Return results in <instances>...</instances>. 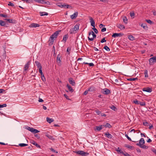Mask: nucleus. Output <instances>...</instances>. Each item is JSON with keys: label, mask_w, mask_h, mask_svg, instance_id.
<instances>
[{"label": "nucleus", "mask_w": 156, "mask_h": 156, "mask_svg": "<svg viewBox=\"0 0 156 156\" xmlns=\"http://www.w3.org/2000/svg\"><path fill=\"white\" fill-rule=\"evenodd\" d=\"M139 105H140L141 106H144L145 105V103L144 102L139 101Z\"/></svg>", "instance_id": "79ce46f5"}, {"label": "nucleus", "mask_w": 156, "mask_h": 156, "mask_svg": "<svg viewBox=\"0 0 156 156\" xmlns=\"http://www.w3.org/2000/svg\"><path fill=\"white\" fill-rule=\"evenodd\" d=\"M103 126V125H101L99 126H96V129L98 131H100L101 129H102V126Z\"/></svg>", "instance_id": "bb28decb"}, {"label": "nucleus", "mask_w": 156, "mask_h": 156, "mask_svg": "<svg viewBox=\"0 0 156 156\" xmlns=\"http://www.w3.org/2000/svg\"><path fill=\"white\" fill-rule=\"evenodd\" d=\"M38 69L39 72L40 73L41 75L42 76V75L43 74V73L42 71V67L39 68Z\"/></svg>", "instance_id": "a19ab883"}, {"label": "nucleus", "mask_w": 156, "mask_h": 156, "mask_svg": "<svg viewBox=\"0 0 156 156\" xmlns=\"http://www.w3.org/2000/svg\"><path fill=\"white\" fill-rule=\"evenodd\" d=\"M50 150L52 151V152L55 153H58V152L57 151H56L55 150H54L53 148H51L50 149Z\"/></svg>", "instance_id": "13d9d810"}, {"label": "nucleus", "mask_w": 156, "mask_h": 156, "mask_svg": "<svg viewBox=\"0 0 156 156\" xmlns=\"http://www.w3.org/2000/svg\"><path fill=\"white\" fill-rule=\"evenodd\" d=\"M145 143L144 140L143 138H141L140 139L139 142L136 144L137 146H140V145H143Z\"/></svg>", "instance_id": "423d86ee"}, {"label": "nucleus", "mask_w": 156, "mask_h": 156, "mask_svg": "<svg viewBox=\"0 0 156 156\" xmlns=\"http://www.w3.org/2000/svg\"><path fill=\"white\" fill-rule=\"evenodd\" d=\"M141 26L144 29H145L146 28H147L146 24L145 23H143L142 24Z\"/></svg>", "instance_id": "c9c22d12"}, {"label": "nucleus", "mask_w": 156, "mask_h": 156, "mask_svg": "<svg viewBox=\"0 0 156 156\" xmlns=\"http://www.w3.org/2000/svg\"><path fill=\"white\" fill-rule=\"evenodd\" d=\"M142 90L143 91L148 92H151L152 91V89L149 87L144 88Z\"/></svg>", "instance_id": "f8f14e48"}, {"label": "nucleus", "mask_w": 156, "mask_h": 156, "mask_svg": "<svg viewBox=\"0 0 156 156\" xmlns=\"http://www.w3.org/2000/svg\"><path fill=\"white\" fill-rule=\"evenodd\" d=\"M79 25L80 24H77L74 26V27L73 28L74 31H76V30H79Z\"/></svg>", "instance_id": "412c9836"}, {"label": "nucleus", "mask_w": 156, "mask_h": 156, "mask_svg": "<svg viewBox=\"0 0 156 156\" xmlns=\"http://www.w3.org/2000/svg\"><path fill=\"white\" fill-rule=\"evenodd\" d=\"M0 25L1 26H5V22L2 20H0Z\"/></svg>", "instance_id": "473e14b6"}, {"label": "nucleus", "mask_w": 156, "mask_h": 156, "mask_svg": "<svg viewBox=\"0 0 156 156\" xmlns=\"http://www.w3.org/2000/svg\"><path fill=\"white\" fill-rule=\"evenodd\" d=\"M68 38V35H65L63 36V41H64L65 42L66 41V40Z\"/></svg>", "instance_id": "7c9ffc66"}, {"label": "nucleus", "mask_w": 156, "mask_h": 156, "mask_svg": "<svg viewBox=\"0 0 156 156\" xmlns=\"http://www.w3.org/2000/svg\"><path fill=\"white\" fill-rule=\"evenodd\" d=\"M103 126H105L106 127L110 128L111 126L109 123H107L105 125H103Z\"/></svg>", "instance_id": "4c0bfd02"}, {"label": "nucleus", "mask_w": 156, "mask_h": 156, "mask_svg": "<svg viewBox=\"0 0 156 156\" xmlns=\"http://www.w3.org/2000/svg\"><path fill=\"white\" fill-rule=\"evenodd\" d=\"M41 79L43 81H45V78L44 76V74H43L42 76H41Z\"/></svg>", "instance_id": "49530a36"}, {"label": "nucleus", "mask_w": 156, "mask_h": 156, "mask_svg": "<svg viewBox=\"0 0 156 156\" xmlns=\"http://www.w3.org/2000/svg\"><path fill=\"white\" fill-rule=\"evenodd\" d=\"M102 92L104 94H108L110 93V91L107 88H105L103 89Z\"/></svg>", "instance_id": "0eeeda50"}, {"label": "nucleus", "mask_w": 156, "mask_h": 156, "mask_svg": "<svg viewBox=\"0 0 156 156\" xmlns=\"http://www.w3.org/2000/svg\"><path fill=\"white\" fill-rule=\"evenodd\" d=\"M106 28L104 27L101 30V31L102 32H104L106 31Z\"/></svg>", "instance_id": "338daca9"}, {"label": "nucleus", "mask_w": 156, "mask_h": 156, "mask_svg": "<svg viewBox=\"0 0 156 156\" xmlns=\"http://www.w3.org/2000/svg\"><path fill=\"white\" fill-rule=\"evenodd\" d=\"M123 35V34L121 33H114L113 34L112 37H121Z\"/></svg>", "instance_id": "6e6552de"}, {"label": "nucleus", "mask_w": 156, "mask_h": 156, "mask_svg": "<svg viewBox=\"0 0 156 156\" xmlns=\"http://www.w3.org/2000/svg\"><path fill=\"white\" fill-rule=\"evenodd\" d=\"M34 1L38 2L40 3H41L43 4H47L48 2H46L44 0H34Z\"/></svg>", "instance_id": "9d476101"}, {"label": "nucleus", "mask_w": 156, "mask_h": 156, "mask_svg": "<svg viewBox=\"0 0 156 156\" xmlns=\"http://www.w3.org/2000/svg\"><path fill=\"white\" fill-rule=\"evenodd\" d=\"M143 124L145 126H148V122H143Z\"/></svg>", "instance_id": "5fc2aeb1"}, {"label": "nucleus", "mask_w": 156, "mask_h": 156, "mask_svg": "<svg viewBox=\"0 0 156 156\" xmlns=\"http://www.w3.org/2000/svg\"><path fill=\"white\" fill-rule=\"evenodd\" d=\"M66 87H68L70 92H72L73 91V89L68 84L66 85Z\"/></svg>", "instance_id": "b1692460"}, {"label": "nucleus", "mask_w": 156, "mask_h": 156, "mask_svg": "<svg viewBox=\"0 0 156 156\" xmlns=\"http://www.w3.org/2000/svg\"><path fill=\"white\" fill-rule=\"evenodd\" d=\"M129 39L131 41H133L135 39V37L132 35H129L128 36Z\"/></svg>", "instance_id": "c85d7f7f"}, {"label": "nucleus", "mask_w": 156, "mask_h": 156, "mask_svg": "<svg viewBox=\"0 0 156 156\" xmlns=\"http://www.w3.org/2000/svg\"><path fill=\"white\" fill-rule=\"evenodd\" d=\"M145 77H148V71L147 70H145L144 71Z\"/></svg>", "instance_id": "58836bf2"}, {"label": "nucleus", "mask_w": 156, "mask_h": 156, "mask_svg": "<svg viewBox=\"0 0 156 156\" xmlns=\"http://www.w3.org/2000/svg\"><path fill=\"white\" fill-rule=\"evenodd\" d=\"M0 16L1 17H4V18H7V16H8L7 15H4V14H0Z\"/></svg>", "instance_id": "3c124183"}, {"label": "nucleus", "mask_w": 156, "mask_h": 156, "mask_svg": "<svg viewBox=\"0 0 156 156\" xmlns=\"http://www.w3.org/2000/svg\"><path fill=\"white\" fill-rule=\"evenodd\" d=\"M64 97L66 98V99H67L68 100H70L69 97L67 96V95L66 94H64Z\"/></svg>", "instance_id": "774afa93"}, {"label": "nucleus", "mask_w": 156, "mask_h": 156, "mask_svg": "<svg viewBox=\"0 0 156 156\" xmlns=\"http://www.w3.org/2000/svg\"><path fill=\"white\" fill-rule=\"evenodd\" d=\"M40 25L37 23H33L30 24L29 27H39Z\"/></svg>", "instance_id": "f3484780"}, {"label": "nucleus", "mask_w": 156, "mask_h": 156, "mask_svg": "<svg viewBox=\"0 0 156 156\" xmlns=\"http://www.w3.org/2000/svg\"><path fill=\"white\" fill-rule=\"evenodd\" d=\"M125 147L130 149H133L134 148V147L133 146H130L128 144H125Z\"/></svg>", "instance_id": "cd10ccee"}, {"label": "nucleus", "mask_w": 156, "mask_h": 156, "mask_svg": "<svg viewBox=\"0 0 156 156\" xmlns=\"http://www.w3.org/2000/svg\"><path fill=\"white\" fill-rule=\"evenodd\" d=\"M119 153H123V152L120 149L119 147H118V149L116 150Z\"/></svg>", "instance_id": "e433bc0d"}, {"label": "nucleus", "mask_w": 156, "mask_h": 156, "mask_svg": "<svg viewBox=\"0 0 156 156\" xmlns=\"http://www.w3.org/2000/svg\"><path fill=\"white\" fill-rule=\"evenodd\" d=\"M118 27L121 30L124 29L125 28V27L123 25L121 24H119L118 26Z\"/></svg>", "instance_id": "a878e982"}, {"label": "nucleus", "mask_w": 156, "mask_h": 156, "mask_svg": "<svg viewBox=\"0 0 156 156\" xmlns=\"http://www.w3.org/2000/svg\"><path fill=\"white\" fill-rule=\"evenodd\" d=\"M78 13L77 12H76L70 16V17L71 19H73L75 18L78 16Z\"/></svg>", "instance_id": "ddd939ff"}, {"label": "nucleus", "mask_w": 156, "mask_h": 156, "mask_svg": "<svg viewBox=\"0 0 156 156\" xmlns=\"http://www.w3.org/2000/svg\"><path fill=\"white\" fill-rule=\"evenodd\" d=\"M110 108L114 111H115L116 109V108L113 105L112 106V107H110Z\"/></svg>", "instance_id": "864d4df0"}, {"label": "nucleus", "mask_w": 156, "mask_h": 156, "mask_svg": "<svg viewBox=\"0 0 156 156\" xmlns=\"http://www.w3.org/2000/svg\"><path fill=\"white\" fill-rule=\"evenodd\" d=\"M146 21L148 23L151 24L153 22L151 20H146Z\"/></svg>", "instance_id": "a18cd8bd"}, {"label": "nucleus", "mask_w": 156, "mask_h": 156, "mask_svg": "<svg viewBox=\"0 0 156 156\" xmlns=\"http://www.w3.org/2000/svg\"><path fill=\"white\" fill-rule=\"evenodd\" d=\"M96 90V88L93 86L90 87L88 89V90L90 92H94Z\"/></svg>", "instance_id": "4468645a"}, {"label": "nucleus", "mask_w": 156, "mask_h": 156, "mask_svg": "<svg viewBox=\"0 0 156 156\" xmlns=\"http://www.w3.org/2000/svg\"><path fill=\"white\" fill-rule=\"evenodd\" d=\"M149 64L150 65H153L154 62H156V56L150 58L149 59Z\"/></svg>", "instance_id": "20e7f679"}, {"label": "nucleus", "mask_w": 156, "mask_h": 156, "mask_svg": "<svg viewBox=\"0 0 156 156\" xmlns=\"http://www.w3.org/2000/svg\"><path fill=\"white\" fill-rule=\"evenodd\" d=\"M123 22L126 24L128 23V20L126 16L124 17L123 19Z\"/></svg>", "instance_id": "2f4dec72"}, {"label": "nucleus", "mask_w": 156, "mask_h": 156, "mask_svg": "<svg viewBox=\"0 0 156 156\" xmlns=\"http://www.w3.org/2000/svg\"><path fill=\"white\" fill-rule=\"evenodd\" d=\"M35 63L38 68L42 67L40 63L38 61H35Z\"/></svg>", "instance_id": "c756f323"}, {"label": "nucleus", "mask_w": 156, "mask_h": 156, "mask_svg": "<svg viewBox=\"0 0 156 156\" xmlns=\"http://www.w3.org/2000/svg\"><path fill=\"white\" fill-rule=\"evenodd\" d=\"M71 50V48L70 47H68L67 49V51L69 53V54L70 51Z\"/></svg>", "instance_id": "bf43d9fd"}, {"label": "nucleus", "mask_w": 156, "mask_h": 156, "mask_svg": "<svg viewBox=\"0 0 156 156\" xmlns=\"http://www.w3.org/2000/svg\"><path fill=\"white\" fill-rule=\"evenodd\" d=\"M61 57V56L59 54L58 55L57 57V61L59 63H60L61 62V60L60 59Z\"/></svg>", "instance_id": "4be33fe9"}, {"label": "nucleus", "mask_w": 156, "mask_h": 156, "mask_svg": "<svg viewBox=\"0 0 156 156\" xmlns=\"http://www.w3.org/2000/svg\"><path fill=\"white\" fill-rule=\"evenodd\" d=\"M5 20L7 22L11 23H14V21L12 19H5Z\"/></svg>", "instance_id": "aec40b11"}, {"label": "nucleus", "mask_w": 156, "mask_h": 156, "mask_svg": "<svg viewBox=\"0 0 156 156\" xmlns=\"http://www.w3.org/2000/svg\"><path fill=\"white\" fill-rule=\"evenodd\" d=\"M74 30L73 29V28L71 29L69 31V32L70 34H73V33H74Z\"/></svg>", "instance_id": "603ef678"}, {"label": "nucleus", "mask_w": 156, "mask_h": 156, "mask_svg": "<svg viewBox=\"0 0 156 156\" xmlns=\"http://www.w3.org/2000/svg\"><path fill=\"white\" fill-rule=\"evenodd\" d=\"M56 5L58 6L61 8H68L69 5L67 4H64L63 5H62V3H58L56 4Z\"/></svg>", "instance_id": "39448f33"}, {"label": "nucleus", "mask_w": 156, "mask_h": 156, "mask_svg": "<svg viewBox=\"0 0 156 156\" xmlns=\"http://www.w3.org/2000/svg\"><path fill=\"white\" fill-rule=\"evenodd\" d=\"M28 144H19V146L21 147H23L27 146Z\"/></svg>", "instance_id": "ea45409f"}, {"label": "nucleus", "mask_w": 156, "mask_h": 156, "mask_svg": "<svg viewBox=\"0 0 156 156\" xmlns=\"http://www.w3.org/2000/svg\"><path fill=\"white\" fill-rule=\"evenodd\" d=\"M39 132H40L39 131H38V130L34 129L33 133H36Z\"/></svg>", "instance_id": "c03bdc74"}, {"label": "nucleus", "mask_w": 156, "mask_h": 156, "mask_svg": "<svg viewBox=\"0 0 156 156\" xmlns=\"http://www.w3.org/2000/svg\"><path fill=\"white\" fill-rule=\"evenodd\" d=\"M125 136L129 140L132 141L131 139L127 134L125 135Z\"/></svg>", "instance_id": "0e129e2a"}, {"label": "nucleus", "mask_w": 156, "mask_h": 156, "mask_svg": "<svg viewBox=\"0 0 156 156\" xmlns=\"http://www.w3.org/2000/svg\"><path fill=\"white\" fill-rule=\"evenodd\" d=\"M74 152L77 154L82 156H86L88 155L89 153L84 152L83 151H75Z\"/></svg>", "instance_id": "f03ea898"}, {"label": "nucleus", "mask_w": 156, "mask_h": 156, "mask_svg": "<svg viewBox=\"0 0 156 156\" xmlns=\"http://www.w3.org/2000/svg\"><path fill=\"white\" fill-rule=\"evenodd\" d=\"M30 64V61H29L25 65V66L24 68V71H26L28 69L29 67Z\"/></svg>", "instance_id": "9b49d317"}, {"label": "nucleus", "mask_w": 156, "mask_h": 156, "mask_svg": "<svg viewBox=\"0 0 156 156\" xmlns=\"http://www.w3.org/2000/svg\"><path fill=\"white\" fill-rule=\"evenodd\" d=\"M105 135H106L108 138L111 139L112 138V136L108 133H105Z\"/></svg>", "instance_id": "5701e85b"}, {"label": "nucleus", "mask_w": 156, "mask_h": 156, "mask_svg": "<svg viewBox=\"0 0 156 156\" xmlns=\"http://www.w3.org/2000/svg\"><path fill=\"white\" fill-rule=\"evenodd\" d=\"M53 39L54 38H52V37H50V38L49 40L48 44L49 45H51L53 44L54 41Z\"/></svg>", "instance_id": "dca6fc26"}, {"label": "nucleus", "mask_w": 156, "mask_h": 156, "mask_svg": "<svg viewBox=\"0 0 156 156\" xmlns=\"http://www.w3.org/2000/svg\"><path fill=\"white\" fill-rule=\"evenodd\" d=\"M122 154H123L125 156H130V155L129 154L127 153H126V152L125 153H124L123 152V153H122Z\"/></svg>", "instance_id": "052dcab7"}, {"label": "nucleus", "mask_w": 156, "mask_h": 156, "mask_svg": "<svg viewBox=\"0 0 156 156\" xmlns=\"http://www.w3.org/2000/svg\"><path fill=\"white\" fill-rule=\"evenodd\" d=\"M41 16H47L48 15V13L45 12H39Z\"/></svg>", "instance_id": "393cba45"}, {"label": "nucleus", "mask_w": 156, "mask_h": 156, "mask_svg": "<svg viewBox=\"0 0 156 156\" xmlns=\"http://www.w3.org/2000/svg\"><path fill=\"white\" fill-rule=\"evenodd\" d=\"M138 79L137 78H129L127 79V80L129 81H135L136 80H137Z\"/></svg>", "instance_id": "f704fd0d"}, {"label": "nucleus", "mask_w": 156, "mask_h": 156, "mask_svg": "<svg viewBox=\"0 0 156 156\" xmlns=\"http://www.w3.org/2000/svg\"><path fill=\"white\" fill-rule=\"evenodd\" d=\"M133 102H134V103H135V104H136L139 105V101H138L137 100H136L134 101H133Z\"/></svg>", "instance_id": "8fccbe9b"}, {"label": "nucleus", "mask_w": 156, "mask_h": 156, "mask_svg": "<svg viewBox=\"0 0 156 156\" xmlns=\"http://www.w3.org/2000/svg\"><path fill=\"white\" fill-rule=\"evenodd\" d=\"M95 112L97 113V114L98 115H101V112L100 111H99L98 110H97L95 111Z\"/></svg>", "instance_id": "09e8293b"}, {"label": "nucleus", "mask_w": 156, "mask_h": 156, "mask_svg": "<svg viewBox=\"0 0 156 156\" xmlns=\"http://www.w3.org/2000/svg\"><path fill=\"white\" fill-rule=\"evenodd\" d=\"M31 143L33 144L34 145L36 146L37 147L39 148H41V146L38 144H37L34 141H32L31 142Z\"/></svg>", "instance_id": "a211bd4d"}, {"label": "nucleus", "mask_w": 156, "mask_h": 156, "mask_svg": "<svg viewBox=\"0 0 156 156\" xmlns=\"http://www.w3.org/2000/svg\"><path fill=\"white\" fill-rule=\"evenodd\" d=\"M135 15V13L134 12H130V16H131V17H133V18H134V16Z\"/></svg>", "instance_id": "4d7b16f0"}, {"label": "nucleus", "mask_w": 156, "mask_h": 156, "mask_svg": "<svg viewBox=\"0 0 156 156\" xmlns=\"http://www.w3.org/2000/svg\"><path fill=\"white\" fill-rule=\"evenodd\" d=\"M69 82L72 86H74L75 84L74 81L72 78L69 79Z\"/></svg>", "instance_id": "2eb2a0df"}, {"label": "nucleus", "mask_w": 156, "mask_h": 156, "mask_svg": "<svg viewBox=\"0 0 156 156\" xmlns=\"http://www.w3.org/2000/svg\"><path fill=\"white\" fill-rule=\"evenodd\" d=\"M46 120L47 122L49 123L54 121V120L48 117L46 118Z\"/></svg>", "instance_id": "6ab92c4d"}, {"label": "nucleus", "mask_w": 156, "mask_h": 156, "mask_svg": "<svg viewBox=\"0 0 156 156\" xmlns=\"http://www.w3.org/2000/svg\"><path fill=\"white\" fill-rule=\"evenodd\" d=\"M141 148H143V149H147L148 148V147L147 146H146V145H140V146H139Z\"/></svg>", "instance_id": "72a5a7b5"}, {"label": "nucleus", "mask_w": 156, "mask_h": 156, "mask_svg": "<svg viewBox=\"0 0 156 156\" xmlns=\"http://www.w3.org/2000/svg\"><path fill=\"white\" fill-rule=\"evenodd\" d=\"M47 136L50 139H52L53 138V136H50L49 135H47Z\"/></svg>", "instance_id": "69168bd1"}, {"label": "nucleus", "mask_w": 156, "mask_h": 156, "mask_svg": "<svg viewBox=\"0 0 156 156\" xmlns=\"http://www.w3.org/2000/svg\"><path fill=\"white\" fill-rule=\"evenodd\" d=\"M89 18L90 22L91 23V25L93 27V28H92V29L96 34H97L98 33V30L95 27V22L94 20L91 17H90Z\"/></svg>", "instance_id": "f257e3e1"}, {"label": "nucleus", "mask_w": 156, "mask_h": 156, "mask_svg": "<svg viewBox=\"0 0 156 156\" xmlns=\"http://www.w3.org/2000/svg\"><path fill=\"white\" fill-rule=\"evenodd\" d=\"M7 106V105L6 104H5L3 105H0V108H3L4 107H6Z\"/></svg>", "instance_id": "de8ad7c7"}, {"label": "nucleus", "mask_w": 156, "mask_h": 156, "mask_svg": "<svg viewBox=\"0 0 156 156\" xmlns=\"http://www.w3.org/2000/svg\"><path fill=\"white\" fill-rule=\"evenodd\" d=\"M88 91H89L88 90H86L84 92L83 94L85 95H86L88 94Z\"/></svg>", "instance_id": "680f3d73"}, {"label": "nucleus", "mask_w": 156, "mask_h": 156, "mask_svg": "<svg viewBox=\"0 0 156 156\" xmlns=\"http://www.w3.org/2000/svg\"><path fill=\"white\" fill-rule=\"evenodd\" d=\"M104 48L107 51H110L109 48L107 46H105L104 47Z\"/></svg>", "instance_id": "37998d69"}, {"label": "nucleus", "mask_w": 156, "mask_h": 156, "mask_svg": "<svg viewBox=\"0 0 156 156\" xmlns=\"http://www.w3.org/2000/svg\"><path fill=\"white\" fill-rule=\"evenodd\" d=\"M91 35H92V37H88V38L89 40L90 41H93L94 40V38L96 37V35L94 34L93 31H92L90 32L89 33V36H90Z\"/></svg>", "instance_id": "7ed1b4c3"}, {"label": "nucleus", "mask_w": 156, "mask_h": 156, "mask_svg": "<svg viewBox=\"0 0 156 156\" xmlns=\"http://www.w3.org/2000/svg\"><path fill=\"white\" fill-rule=\"evenodd\" d=\"M61 30L56 31L51 36V37H52L53 38H56L57 37V36L59 34V32Z\"/></svg>", "instance_id": "1a4fd4ad"}, {"label": "nucleus", "mask_w": 156, "mask_h": 156, "mask_svg": "<svg viewBox=\"0 0 156 156\" xmlns=\"http://www.w3.org/2000/svg\"><path fill=\"white\" fill-rule=\"evenodd\" d=\"M106 41V40H105V38H104L102 39V40L101 41V43H103L104 42H105Z\"/></svg>", "instance_id": "e2e57ef3"}, {"label": "nucleus", "mask_w": 156, "mask_h": 156, "mask_svg": "<svg viewBox=\"0 0 156 156\" xmlns=\"http://www.w3.org/2000/svg\"><path fill=\"white\" fill-rule=\"evenodd\" d=\"M8 5L9 6H14V5L13 3H12L11 2H9V3L8 4Z\"/></svg>", "instance_id": "6e6d98bb"}]
</instances>
